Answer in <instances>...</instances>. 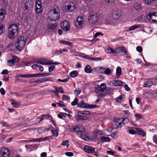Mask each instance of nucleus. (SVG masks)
<instances>
[{
    "label": "nucleus",
    "mask_w": 157,
    "mask_h": 157,
    "mask_svg": "<svg viewBox=\"0 0 157 157\" xmlns=\"http://www.w3.org/2000/svg\"><path fill=\"white\" fill-rule=\"evenodd\" d=\"M19 29L18 25L15 24L10 25L8 28V36L10 40H13L18 35Z\"/></svg>",
    "instance_id": "obj_1"
},
{
    "label": "nucleus",
    "mask_w": 157,
    "mask_h": 157,
    "mask_svg": "<svg viewBox=\"0 0 157 157\" xmlns=\"http://www.w3.org/2000/svg\"><path fill=\"white\" fill-rule=\"evenodd\" d=\"M106 88V84L104 83H102L100 85L96 84L95 86L94 91L97 94V97L100 98H103L104 91Z\"/></svg>",
    "instance_id": "obj_2"
},
{
    "label": "nucleus",
    "mask_w": 157,
    "mask_h": 157,
    "mask_svg": "<svg viewBox=\"0 0 157 157\" xmlns=\"http://www.w3.org/2000/svg\"><path fill=\"white\" fill-rule=\"evenodd\" d=\"M99 18V14L96 12H93L90 13L89 15L88 22L90 24H96L98 23Z\"/></svg>",
    "instance_id": "obj_3"
},
{
    "label": "nucleus",
    "mask_w": 157,
    "mask_h": 157,
    "mask_svg": "<svg viewBox=\"0 0 157 157\" xmlns=\"http://www.w3.org/2000/svg\"><path fill=\"white\" fill-rule=\"evenodd\" d=\"M26 39L24 36H20L17 39L16 44V49L17 50L20 51L23 49L25 44Z\"/></svg>",
    "instance_id": "obj_4"
},
{
    "label": "nucleus",
    "mask_w": 157,
    "mask_h": 157,
    "mask_svg": "<svg viewBox=\"0 0 157 157\" xmlns=\"http://www.w3.org/2000/svg\"><path fill=\"white\" fill-rule=\"evenodd\" d=\"M75 7V3L71 1H68L63 5L62 10L66 12H71L74 10Z\"/></svg>",
    "instance_id": "obj_5"
},
{
    "label": "nucleus",
    "mask_w": 157,
    "mask_h": 157,
    "mask_svg": "<svg viewBox=\"0 0 157 157\" xmlns=\"http://www.w3.org/2000/svg\"><path fill=\"white\" fill-rule=\"evenodd\" d=\"M48 18L51 21H55L59 18V11L58 8H54L49 11Z\"/></svg>",
    "instance_id": "obj_6"
},
{
    "label": "nucleus",
    "mask_w": 157,
    "mask_h": 157,
    "mask_svg": "<svg viewBox=\"0 0 157 157\" xmlns=\"http://www.w3.org/2000/svg\"><path fill=\"white\" fill-rule=\"evenodd\" d=\"M33 63L42 65H50L52 63L50 60L44 59H36L33 60Z\"/></svg>",
    "instance_id": "obj_7"
},
{
    "label": "nucleus",
    "mask_w": 157,
    "mask_h": 157,
    "mask_svg": "<svg viewBox=\"0 0 157 157\" xmlns=\"http://www.w3.org/2000/svg\"><path fill=\"white\" fill-rule=\"evenodd\" d=\"M146 18L153 23L157 22V13H149L146 15Z\"/></svg>",
    "instance_id": "obj_8"
},
{
    "label": "nucleus",
    "mask_w": 157,
    "mask_h": 157,
    "mask_svg": "<svg viewBox=\"0 0 157 157\" xmlns=\"http://www.w3.org/2000/svg\"><path fill=\"white\" fill-rule=\"evenodd\" d=\"M78 106L80 108L82 107L88 109L94 108L98 106L95 105H90L86 103L83 101L79 102L78 104Z\"/></svg>",
    "instance_id": "obj_9"
},
{
    "label": "nucleus",
    "mask_w": 157,
    "mask_h": 157,
    "mask_svg": "<svg viewBox=\"0 0 157 157\" xmlns=\"http://www.w3.org/2000/svg\"><path fill=\"white\" fill-rule=\"evenodd\" d=\"M72 132H77V133H82L85 132V128L82 125L78 124L73 127L71 130Z\"/></svg>",
    "instance_id": "obj_10"
},
{
    "label": "nucleus",
    "mask_w": 157,
    "mask_h": 157,
    "mask_svg": "<svg viewBox=\"0 0 157 157\" xmlns=\"http://www.w3.org/2000/svg\"><path fill=\"white\" fill-rule=\"evenodd\" d=\"M61 27L64 31L67 32L68 31L70 28L69 23L66 21H62L61 22Z\"/></svg>",
    "instance_id": "obj_11"
},
{
    "label": "nucleus",
    "mask_w": 157,
    "mask_h": 157,
    "mask_svg": "<svg viewBox=\"0 0 157 157\" xmlns=\"http://www.w3.org/2000/svg\"><path fill=\"white\" fill-rule=\"evenodd\" d=\"M153 78H152L149 79H147L145 81L143 84V87H149L153 85H155L156 83L155 82H153L152 81Z\"/></svg>",
    "instance_id": "obj_12"
},
{
    "label": "nucleus",
    "mask_w": 157,
    "mask_h": 157,
    "mask_svg": "<svg viewBox=\"0 0 157 157\" xmlns=\"http://www.w3.org/2000/svg\"><path fill=\"white\" fill-rule=\"evenodd\" d=\"M84 22L83 17L81 16L78 17L76 20V25L78 28H80L82 26Z\"/></svg>",
    "instance_id": "obj_13"
},
{
    "label": "nucleus",
    "mask_w": 157,
    "mask_h": 157,
    "mask_svg": "<svg viewBox=\"0 0 157 157\" xmlns=\"http://www.w3.org/2000/svg\"><path fill=\"white\" fill-rule=\"evenodd\" d=\"M2 157H9L10 152L8 149L6 147L2 148L0 151Z\"/></svg>",
    "instance_id": "obj_14"
},
{
    "label": "nucleus",
    "mask_w": 157,
    "mask_h": 157,
    "mask_svg": "<svg viewBox=\"0 0 157 157\" xmlns=\"http://www.w3.org/2000/svg\"><path fill=\"white\" fill-rule=\"evenodd\" d=\"M115 54H119L121 53H124V54L127 55V51L125 48L124 46H121L117 47L115 49Z\"/></svg>",
    "instance_id": "obj_15"
},
{
    "label": "nucleus",
    "mask_w": 157,
    "mask_h": 157,
    "mask_svg": "<svg viewBox=\"0 0 157 157\" xmlns=\"http://www.w3.org/2000/svg\"><path fill=\"white\" fill-rule=\"evenodd\" d=\"M112 17L115 19H117L121 16V13L120 10H116L112 11Z\"/></svg>",
    "instance_id": "obj_16"
},
{
    "label": "nucleus",
    "mask_w": 157,
    "mask_h": 157,
    "mask_svg": "<svg viewBox=\"0 0 157 157\" xmlns=\"http://www.w3.org/2000/svg\"><path fill=\"white\" fill-rule=\"evenodd\" d=\"M19 60L18 58L16 56H13L12 58L11 59L7 60V63L9 66H10L14 65L15 63L17 62Z\"/></svg>",
    "instance_id": "obj_17"
},
{
    "label": "nucleus",
    "mask_w": 157,
    "mask_h": 157,
    "mask_svg": "<svg viewBox=\"0 0 157 157\" xmlns=\"http://www.w3.org/2000/svg\"><path fill=\"white\" fill-rule=\"evenodd\" d=\"M23 2L25 4V10L29 9L32 7L33 3L31 0H24Z\"/></svg>",
    "instance_id": "obj_18"
},
{
    "label": "nucleus",
    "mask_w": 157,
    "mask_h": 157,
    "mask_svg": "<svg viewBox=\"0 0 157 157\" xmlns=\"http://www.w3.org/2000/svg\"><path fill=\"white\" fill-rule=\"evenodd\" d=\"M104 94V95L103 96L104 98L107 95H110L113 94V90L112 88L111 87L106 88Z\"/></svg>",
    "instance_id": "obj_19"
},
{
    "label": "nucleus",
    "mask_w": 157,
    "mask_h": 157,
    "mask_svg": "<svg viewBox=\"0 0 157 157\" xmlns=\"http://www.w3.org/2000/svg\"><path fill=\"white\" fill-rule=\"evenodd\" d=\"M112 85L114 86H122L124 85V82L120 80H115L112 81Z\"/></svg>",
    "instance_id": "obj_20"
},
{
    "label": "nucleus",
    "mask_w": 157,
    "mask_h": 157,
    "mask_svg": "<svg viewBox=\"0 0 157 157\" xmlns=\"http://www.w3.org/2000/svg\"><path fill=\"white\" fill-rule=\"evenodd\" d=\"M85 151L88 153H92L94 152V149L92 147L86 146L84 147Z\"/></svg>",
    "instance_id": "obj_21"
},
{
    "label": "nucleus",
    "mask_w": 157,
    "mask_h": 157,
    "mask_svg": "<svg viewBox=\"0 0 157 157\" xmlns=\"http://www.w3.org/2000/svg\"><path fill=\"white\" fill-rule=\"evenodd\" d=\"M114 121L115 122V124L117 127L121 128L122 126L121 119L120 118H115Z\"/></svg>",
    "instance_id": "obj_22"
},
{
    "label": "nucleus",
    "mask_w": 157,
    "mask_h": 157,
    "mask_svg": "<svg viewBox=\"0 0 157 157\" xmlns=\"http://www.w3.org/2000/svg\"><path fill=\"white\" fill-rule=\"evenodd\" d=\"M75 117L76 120L78 121L79 120H86L88 119V117L85 116L75 115Z\"/></svg>",
    "instance_id": "obj_23"
},
{
    "label": "nucleus",
    "mask_w": 157,
    "mask_h": 157,
    "mask_svg": "<svg viewBox=\"0 0 157 157\" xmlns=\"http://www.w3.org/2000/svg\"><path fill=\"white\" fill-rule=\"evenodd\" d=\"M37 75L34 74H26V75H19V77L23 78H32L35 77V76H37Z\"/></svg>",
    "instance_id": "obj_24"
},
{
    "label": "nucleus",
    "mask_w": 157,
    "mask_h": 157,
    "mask_svg": "<svg viewBox=\"0 0 157 157\" xmlns=\"http://www.w3.org/2000/svg\"><path fill=\"white\" fill-rule=\"evenodd\" d=\"M6 16V11L3 9L0 10V22L2 21Z\"/></svg>",
    "instance_id": "obj_25"
},
{
    "label": "nucleus",
    "mask_w": 157,
    "mask_h": 157,
    "mask_svg": "<svg viewBox=\"0 0 157 157\" xmlns=\"http://www.w3.org/2000/svg\"><path fill=\"white\" fill-rule=\"evenodd\" d=\"M10 101L11 102V103L13 106L14 107L17 108L20 105V103L16 101L15 100L10 99Z\"/></svg>",
    "instance_id": "obj_26"
},
{
    "label": "nucleus",
    "mask_w": 157,
    "mask_h": 157,
    "mask_svg": "<svg viewBox=\"0 0 157 157\" xmlns=\"http://www.w3.org/2000/svg\"><path fill=\"white\" fill-rule=\"evenodd\" d=\"M141 25L140 24L134 25L128 28V30L129 31H130L138 28H141Z\"/></svg>",
    "instance_id": "obj_27"
},
{
    "label": "nucleus",
    "mask_w": 157,
    "mask_h": 157,
    "mask_svg": "<svg viewBox=\"0 0 157 157\" xmlns=\"http://www.w3.org/2000/svg\"><path fill=\"white\" fill-rule=\"evenodd\" d=\"M136 132L137 134L141 135L143 136H144L146 135V133L142 130V129L139 128H136Z\"/></svg>",
    "instance_id": "obj_28"
},
{
    "label": "nucleus",
    "mask_w": 157,
    "mask_h": 157,
    "mask_svg": "<svg viewBox=\"0 0 157 157\" xmlns=\"http://www.w3.org/2000/svg\"><path fill=\"white\" fill-rule=\"evenodd\" d=\"M105 52L107 53L115 54V50L112 49L109 47H107L105 49Z\"/></svg>",
    "instance_id": "obj_29"
},
{
    "label": "nucleus",
    "mask_w": 157,
    "mask_h": 157,
    "mask_svg": "<svg viewBox=\"0 0 157 157\" xmlns=\"http://www.w3.org/2000/svg\"><path fill=\"white\" fill-rule=\"evenodd\" d=\"M103 67H100L94 68V70L96 72L103 73Z\"/></svg>",
    "instance_id": "obj_30"
},
{
    "label": "nucleus",
    "mask_w": 157,
    "mask_h": 157,
    "mask_svg": "<svg viewBox=\"0 0 157 157\" xmlns=\"http://www.w3.org/2000/svg\"><path fill=\"white\" fill-rule=\"evenodd\" d=\"M56 26V24L49 23L47 25V28L51 30L54 29Z\"/></svg>",
    "instance_id": "obj_31"
},
{
    "label": "nucleus",
    "mask_w": 157,
    "mask_h": 157,
    "mask_svg": "<svg viewBox=\"0 0 157 157\" xmlns=\"http://www.w3.org/2000/svg\"><path fill=\"white\" fill-rule=\"evenodd\" d=\"M5 31V25L2 23L0 24V35L4 33Z\"/></svg>",
    "instance_id": "obj_32"
},
{
    "label": "nucleus",
    "mask_w": 157,
    "mask_h": 157,
    "mask_svg": "<svg viewBox=\"0 0 157 157\" xmlns=\"http://www.w3.org/2000/svg\"><path fill=\"white\" fill-rule=\"evenodd\" d=\"M88 60L93 61H100L102 60V58L101 57H91L89 56Z\"/></svg>",
    "instance_id": "obj_33"
},
{
    "label": "nucleus",
    "mask_w": 157,
    "mask_h": 157,
    "mask_svg": "<svg viewBox=\"0 0 157 157\" xmlns=\"http://www.w3.org/2000/svg\"><path fill=\"white\" fill-rule=\"evenodd\" d=\"M37 130V131L38 133L39 134H41L43 132L45 131L46 130H47L48 131L49 130V129H46L45 128H44L43 127H41L40 128H38L36 129Z\"/></svg>",
    "instance_id": "obj_34"
},
{
    "label": "nucleus",
    "mask_w": 157,
    "mask_h": 157,
    "mask_svg": "<svg viewBox=\"0 0 157 157\" xmlns=\"http://www.w3.org/2000/svg\"><path fill=\"white\" fill-rule=\"evenodd\" d=\"M103 73H104L107 75L110 74L111 72V70L109 68H105L103 67Z\"/></svg>",
    "instance_id": "obj_35"
},
{
    "label": "nucleus",
    "mask_w": 157,
    "mask_h": 157,
    "mask_svg": "<svg viewBox=\"0 0 157 157\" xmlns=\"http://www.w3.org/2000/svg\"><path fill=\"white\" fill-rule=\"evenodd\" d=\"M58 129L57 128L56 129L51 130V133L52 134V137L54 136L55 137H57L58 136Z\"/></svg>",
    "instance_id": "obj_36"
},
{
    "label": "nucleus",
    "mask_w": 157,
    "mask_h": 157,
    "mask_svg": "<svg viewBox=\"0 0 157 157\" xmlns=\"http://www.w3.org/2000/svg\"><path fill=\"white\" fill-rule=\"evenodd\" d=\"M85 71L86 73H90L92 71V69L89 65H87L85 67Z\"/></svg>",
    "instance_id": "obj_37"
},
{
    "label": "nucleus",
    "mask_w": 157,
    "mask_h": 157,
    "mask_svg": "<svg viewBox=\"0 0 157 157\" xmlns=\"http://www.w3.org/2000/svg\"><path fill=\"white\" fill-rule=\"evenodd\" d=\"M134 8L138 11H140L141 10L140 4L137 3H135L134 6Z\"/></svg>",
    "instance_id": "obj_38"
},
{
    "label": "nucleus",
    "mask_w": 157,
    "mask_h": 157,
    "mask_svg": "<svg viewBox=\"0 0 157 157\" xmlns=\"http://www.w3.org/2000/svg\"><path fill=\"white\" fill-rule=\"evenodd\" d=\"M77 56H78L84 58L86 59L87 60H88V59L89 58V56L86 55L84 53H79V55H77Z\"/></svg>",
    "instance_id": "obj_39"
},
{
    "label": "nucleus",
    "mask_w": 157,
    "mask_h": 157,
    "mask_svg": "<svg viewBox=\"0 0 157 157\" xmlns=\"http://www.w3.org/2000/svg\"><path fill=\"white\" fill-rule=\"evenodd\" d=\"M24 141L26 142H28L29 141L33 142H40V138H35V139H32V140H24Z\"/></svg>",
    "instance_id": "obj_40"
},
{
    "label": "nucleus",
    "mask_w": 157,
    "mask_h": 157,
    "mask_svg": "<svg viewBox=\"0 0 157 157\" xmlns=\"http://www.w3.org/2000/svg\"><path fill=\"white\" fill-rule=\"evenodd\" d=\"M67 116V114L66 113L61 112L58 114V117L60 119H63V117H65Z\"/></svg>",
    "instance_id": "obj_41"
},
{
    "label": "nucleus",
    "mask_w": 157,
    "mask_h": 157,
    "mask_svg": "<svg viewBox=\"0 0 157 157\" xmlns=\"http://www.w3.org/2000/svg\"><path fill=\"white\" fill-rule=\"evenodd\" d=\"M54 88L56 91L58 92H59L62 93H64V91L63 90L62 88L60 87H56L54 86Z\"/></svg>",
    "instance_id": "obj_42"
},
{
    "label": "nucleus",
    "mask_w": 157,
    "mask_h": 157,
    "mask_svg": "<svg viewBox=\"0 0 157 157\" xmlns=\"http://www.w3.org/2000/svg\"><path fill=\"white\" fill-rule=\"evenodd\" d=\"M42 116L43 117V120L44 119H49L51 120L52 119H53V118L52 117V116L48 114L42 115Z\"/></svg>",
    "instance_id": "obj_43"
},
{
    "label": "nucleus",
    "mask_w": 157,
    "mask_h": 157,
    "mask_svg": "<svg viewBox=\"0 0 157 157\" xmlns=\"http://www.w3.org/2000/svg\"><path fill=\"white\" fill-rule=\"evenodd\" d=\"M60 44H63L67 45H68L70 46H73V44L72 43L68 42L64 40H61L59 41Z\"/></svg>",
    "instance_id": "obj_44"
},
{
    "label": "nucleus",
    "mask_w": 157,
    "mask_h": 157,
    "mask_svg": "<svg viewBox=\"0 0 157 157\" xmlns=\"http://www.w3.org/2000/svg\"><path fill=\"white\" fill-rule=\"evenodd\" d=\"M42 10V6H36V9L35 11L36 13H40Z\"/></svg>",
    "instance_id": "obj_45"
},
{
    "label": "nucleus",
    "mask_w": 157,
    "mask_h": 157,
    "mask_svg": "<svg viewBox=\"0 0 157 157\" xmlns=\"http://www.w3.org/2000/svg\"><path fill=\"white\" fill-rule=\"evenodd\" d=\"M101 141L102 142H109L110 140V139L108 137L102 136L101 138Z\"/></svg>",
    "instance_id": "obj_46"
},
{
    "label": "nucleus",
    "mask_w": 157,
    "mask_h": 157,
    "mask_svg": "<svg viewBox=\"0 0 157 157\" xmlns=\"http://www.w3.org/2000/svg\"><path fill=\"white\" fill-rule=\"evenodd\" d=\"M56 103L58 105L59 107H64L66 105L63 102L61 101H59L58 102H56Z\"/></svg>",
    "instance_id": "obj_47"
},
{
    "label": "nucleus",
    "mask_w": 157,
    "mask_h": 157,
    "mask_svg": "<svg viewBox=\"0 0 157 157\" xmlns=\"http://www.w3.org/2000/svg\"><path fill=\"white\" fill-rule=\"evenodd\" d=\"M22 124L23 123L22 122L15 123L13 125L14 126V127L11 126V128H14L19 127L21 126Z\"/></svg>",
    "instance_id": "obj_48"
},
{
    "label": "nucleus",
    "mask_w": 157,
    "mask_h": 157,
    "mask_svg": "<svg viewBox=\"0 0 157 157\" xmlns=\"http://www.w3.org/2000/svg\"><path fill=\"white\" fill-rule=\"evenodd\" d=\"M49 139H52V136H46L44 138H40V142L44 141H47L49 140Z\"/></svg>",
    "instance_id": "obj_49"
},
{
    "label": "nucleus",
    "mask_w": 157,
    "mask_h": 157,
    "mask_svg": "<svg viewBox=\"0 0 157 157\" xmlns=\"http://www.w3.org/2000/svg\"><path fill=\"white\" fill-rule=\"evenodd\" d=\"M121 69L120 67H118L116 69V75L118 76H120L121 75Z\"/></svg>",
    "instance_id": "obj_50"
},
{
    "label": "nucleus",
    "mask_w": 157,
    "mask_h": 157,
    "mask_svg": "<svg viewBox=\"0 0 157 157\" xmlns=\"http://www.w3.org/2000/svg\"><path fill=\"white\" fill-rule=\"evenodd\" d=\"M77 135L82 139L84 140H86V138H87L86 136L85 135L83 134L82 133H77Z\"/></svg>",
    "instance_id": "obj_51"
},
{
    "label": "nucleus",
    "mask_w": 157,
    "mask_h": 157,
    "mask_svg": "<svg viewBox=\"0 0 157 157\" xmlns=\"http://www.w3.org/2000/svg\"><path fill=\"white\" fill-rule=\"evenodd\" d=\"M70 75L72 78H74L76 77L78 73L76 71H73L70 73Z\"/></svg>",
    "instance_id": "obj_52"
},
{
    "label": "nucleus",
    "mask_w": 157,
    "mask_h": 157,
    "mask_svg": "<svg viewBox=\"0 0 157 157\" xmlns=\"http://www.w3.org/2000/svg\"><path fill=\"white\" fill-rule=\"evenodd\" d=\"M35 75H37L38 76H35V77H45L48 76L50 75L49 73H42L40 74H36Z\"/></svg>",
    "instance_id": "obj_53"
},
{
    "label": "nucleus",
    "mask_w": 157,
    "mask_h": 157,
    "mask_svg": "<svg viewBox=\"0 0 157 157\" xmlns=\"http://www.w3.org/2000/svg\"><path fill=\"white\" fill-rule=\"evenodd\" d=\"M122 126L128 123L129 120V119L127 118H125L121 120Z\"/></svg>",
    "instance_id": "obj_54"
},
{
    "label": "nucleus",
    "mask_w": 157,
    "mask_h": 157,
    "mask_svg": "<svg viewBox=\"0 0 157 157\" xmlns=\"http://www.w3.org/2000/svg\"><path fill=\"white\" fill-rule=\"evenodd\" d=\"M155 0H144V3L148 5H150L155 1Z\"/></svg>",
    "instance_id": "obj_55"
},
{
    "label": "nucleus",
    "mask_w": 157,
    "mask_h": 157,
    "mask_svg": "<svg viewBox=\"0 0 157 157\" xmlns=\"http://www.w3.org/2000/svg\"><path fill=\"white\" fill-rule=\"evenodd\" d=\"M68 143V140H66L63 142L62 144V145L64 146H66L67 147H68L69 146V144Z\"/></svg>",
    "instance_id": "obj_56"
},
{
    "label": "nucleus",
    "mask_w": 157,
    "mask_h": 157,
    "mask_svg": "<svg viewBox=\"0 0 157 157\" xmlns=\"http://www.w3.org/2000/svg\"><path fill=\"white\" fill-rule=\"evenodd\" d=\"M78 99L77 98H75L74 101L71 102V105L72 106H75L78 103Z\"/></svg>",
    "instance_id": "obj_57"
},
{
    "label": "nucleus",
    "mask_w": 157,
    "mask_h": 157,
    "mask_svg": "<svg viewBox=\"0 0 157 157\" xmlns=\"http://www.w3.org/2000/svg\"><path fill=\"white\" fill-rule=\"evenodd\" d=\"M117 132H115L114 133H112L110 135V136L113 138L116 139L117 137Z\"/></svg>",
    "instance_id": "obj_58"
},
{
    "label": "nucleus",
    "mask_w": 157,
    "mask_h": 157,
    "mask_svg": "<svg viewBox=\"0 0 157 157\" xmlns=\"http://www.w3.org/2000/svg\"><path fill=\"white\" fill-rule=\"evenodd\" d=\"M80 89L79 88H77L75 90L74 94L78 96L80 93Z\"/></svg>",
    "instance_id": "obj_59"
},
{
    "label": "nucleus",
    "mask_w": 157,
    "mask_h": 157,
    "mask_svg": "<svg viewBox=\"0 0 157 157\" xmlns=\"http://www.w3.org/2000/svg\"><path fill=\"white\" fill-rule=\"evenodd\" d=\"M127 132L130 134H135L136 132L132 129H130L128 130H127Z\"/></svg>",
    "instance_id": "obj_60"
},
{
    "label": "nucleus",
    "mask_w": 157,
    "mask_h": 157,
    "mask_svg": "<svg viewBox=\"0 0 157 157\" xmlns=\"http://www.w3.org/2000/svg\"><path fill=\"white\" fill-rule=\"evenodd\" d=\"M70 99L69 97L66 95L63 94L62 95V100H67Z\"/></svg>",
    "instance_id": "obj_61"
},
{
    "label": "nucleus",
    "mask_w": 157,
    "mask_h": 157,
    "mask_svg": "<svg viewBox=\"0 0 157 157\" xmlns=\"http://www.w3.org/2000/svg\"><path fill=\"white\" fill-rule=\"evenodd\" d=\"M43 120V117L42 115L37 117L36 119V121L37 122V123H40V121H41Z\"/></svg>",
    "instance_id": "obj_62"
},
{
    "label": "nucleus",
    "mask_w": 157,
    "mask_h": 157,
    "mask_svg": "<svg viewBox=\"0 0 157 157\" xmlns=\"http://www.w3.org/2000/svg\"><path fill=\"white\" fill-rule=\"evenodd\" d=\"M55 68V66L54 65H51L49 67L48 71L49 72H51Z\"/></svg>",
    "instance_id": "obj_63"
},
{
    "label": "nucleus",
    "mask_w": 157,
    "mask_h": 157,
    "mask_svg": "<svg viewBox=\"0 0 157 157\" xmlns=\"http://www.w3.org/2000/svg\"><path fill=\"white\" fill-rule=\"evenodd\" d=\"M122 95H120L117 98H116L115 100L116 101L120 102L122 101Z\"/></svg>",
    "instance_id": "obj_64"
}]
</instances>
